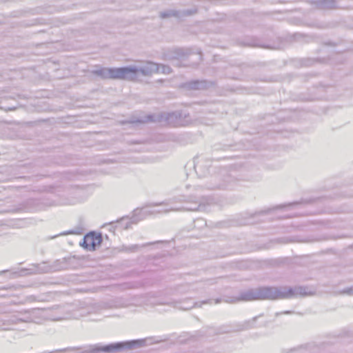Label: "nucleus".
<instances>
[{"label":"nucleus","mask_w":353,"mask_h":353,"mask_svg":"<svg viewBox=\"0 0 353 353\" xmlns=\"http://www.w3.org/2000/svg\"><path fill=\"white\" fill-rule=\"evenodd\" d=\"M307 294L305 288L302 286L294 288L288 286H263L242 291L239 293L238 297L233 298L230 301L227 300L226 302L235 303L237 301H252L256 300L290 299L296 298L299 295L306 296Z\"/></svg>","instance_id":"1"},{"label":"nucleus","mask_w":353,"mask_h":353,"mask_svg":"<svg viewBox=\"0 0 353 353\" xmlns=\"http://www.w3.org/2000/svg\"><path fill=\"white\" fill-rule=\"evenodd\" d=\"M145 345V340L139 339L123 342L110 343L105 345L99 344L91 345L85 347L83 353H115L126 350H133L143 347Z\"/></svg>","instance_id":"2"},{"label":"nucleus","mask_w":353,"mask_h":353,"mask_svg":"<svg viewBox=\"0 0 353 353\" xmlns=\"http://www.w3.org/2000/svg\"><path fill=\"white\" fill-rule=\"evenodd\" d=\"M125 69L127 70L125 75V80L134 81L139 77V74L141 73L143 76H151L154 73L159 72V67L158 63L148 61L145 65L141 66L130 65L125 66Z\"/></svg>","instance_id":"3"},{"label":"nucleus","mask_w":353,"mask_h":353,"mask_svg":"<svg viewBox=\"0 0 353 353\" xmlns=\"http://www.w3.org/2000/svg\"><path fill=\"white\" fill-rule=\"evenodd\" d=\"M127 70L125 67L121 68H100L91 71L94 75L102 79H125Z\"/></svg>","instance_id":"4"},{"label":"nucleus","mask_w":353,"mask_h":353,"mask_svg":"<svg viewBox=\"0 0 353 353\" xmlns=\"http://www.w3.org/2000/svg\"><path fill=\"white\" fill-rule=\"evenodd\" d=\"M153 212L146 209L137 208L133 211L132 216L129 219L128 217H123L120 220L116 222V228H122L125 230H127L131 227L132 224H136L139 221L144 219L148 215L152 214Z\"/></svg>","instance_id":"5"},{"label":"nucleus","mask_w":353,"mask_h":353,"mask_svg":"<svg viewBox=\"0 0 353 353\" xmlns=\"http://www.w3.org/2000/svg\"><path fill=\"white\" fill-rule=\"evenodd\" d=\"M221 299H216L215 300H212V299H208V300H205V301H201V302H194L192 301V299H188L185 301H172V302H170V303H168V302H161V303H159V304H172L173 305V307H176V308H178L179 310H190L193 307H201V305L203 304H206V303H209V304H212V303H214V304H217V303H221Z\"/></svg>","instance_id":"6"},{"label":"nucleus","mask_w":353,"mask_h":353,"mask_svg":"<svg viewBox=\"0 0 353 353\" xmlns=\"http://www.w3.org/2000/svg\"><path fill=\"white\" fill-rule=\"evenodd\" d=\"M68 306L54 305L50 308L45 309V316L51 321H62L71 318V314L68 310Z\"/></svg>","instance_id":"7"},{"label":"nucleus","mask_w":353,"mask_h":353,"mask_svg":"<svg viewBox=\"0 0 353 353\" xmlns=\"http://www.w3.org/2000/svg\"><path fill=\"white\" fill-rule=\"evenodd\" d=\"M102 241L101 234L90 232L84 236L80 245L88 251H94L101 244Z\"/></svg>","instance_id":"8"},{"label":"nucleus","mask_w":353,"mask_h":353,"mask_svg":"<svg viewBox=\"0 0 353 353\" xmlns=\"http://www.w3.org/2000/svg\"><path fill=\"white\" fill-rule=\"evenodd\" d=\"M197 12L196 9H187L183 10H168L160 12L161 19L170 17L182 18L187 16L192 15Z\"/></svg>","instance_id":"9"},{"label":"nucleus","mask_w":353,"mask_h":353,"mask_svg":"<svg viewBox=\"0 0 353 353\" xmlns=\"http://www.w3.org/2000/svg\"><path fill=\"white\" fill-rule=\"evenodd\" d=\"M193 52L191 49L190 48H174L172 50V55L170 56V59L174 60L176 63L174 64L175 65L178 67H181V65L179 63V59L181 58L187 57L189 55L192 54Z\"/></svg>","instance_id":"10"},{"label":"nucleus","mask_w":353,"mask_h":353,"mask_svg":"<svg viewBox=\"0 0 353 353\" xmlns=\"http://www.w3.org/2000/svg\"><path fill=\"white\" fill-rule=\"evenodd\" d=\"M312 4L319 10H331L340 8L336 0H313Z\"/></svg>","instance_id":"11"},{"label":"nucleus","mask_w":353,"mask_h":353,"mask_svg":"<svg viewBox=\"0 0 353 353\" xmlns=\"http://www.w3.org/2000/svg\"><path fill=\"white\" fill-rule=\"evenodd\" d=\"M204 208H205V205H201V204H197V203H194L190 204V206H183V207H181L180 208H177V209L171 208L170 209L165 210L164 211L169 212V211H172V210H188V211H201V210H203Z\"/></svg>","instance_id":"12"},{"label":"nucleus","mask_w":353,"mask_h":353,"mask_svg":"<svg viewBox=\"0 0 353 353\" xmlns=\"http://www.w3.org/2000/svg\"><path fill=\"white\" fill-rule=\"evenodd\" d=\"M217 179L216 177L212 179V182L208 186V188L210 190H224L230 188V185L225 183V180H224L223 183H217Z\"/></svg>","instance_id":"13"},{"label":"nucleus","mask_w":353,"mask_h":353,"mask_svg":"<svg viewBox=\"0 0 353 353\" xmlns=\"http://www.w3.org/2000/svg\"><path fill=\"white\" fill-rule=\"evenodd\" d=\"M32 321V318L30 316H27L24 317H20L18 316H13L7 321L10 324H16L19 322H30Z\"/></svg>","instance_id":"14"},{"label":"nucleus","mask_w":353,"mask_h":353,"mask_svg":"<svg viewBox=\"0 0 353 353\" xmlns=\"http://www.w3.org/2000/svg\"><path fill=\"white\" fill-rule=\"evenodd\" d=\"M189 87L191 89L199 90L205 87L206 81H190L189 83Z\"/></svg>","instance_id":"15"},{"label":"nucleus","mask_w":353,"mask_h":353,"mask_svg":"<svg viewBox=\"0 0 353 353\" xmlns=\"http://www.w3.org/2000/svg\"><path fill=\"white\" fill-rule=\"evenodd\" d=\"M258 317L259 316H255V317L252 318L251 320L244 322V323L242 325V327L240 329V330H248V329L254 327V324L255 323Z\"/></svg>","instance_id":"16"},{"label":"nucleus","mask_w":353,"mask_h":353,"mask_svg":"<svg viewBox=\"0 0 353 353\" xmlns=\"http://www.w3.org/2000/svg\"><path fill=\"white\" fill-rule=\"evenodd\" d=\"M152 118H153V117L152 115H148V116H147V117L145 119H138L137 120L126 121L124 123H143L148 122V121H153Z\"/></svg>","instance_id":"17"},{"label":"nucleus","mask_w":353,"mask_h":353,"mask_svg":"<svg viewBox=\"0 0 353 353\" xmlns=\"http://www.w3.org/2000/svg\"><path fill=\"white\" fill-rule=\"evenodd\" d=\"M180 114L177 112H173L170 113H168L166 116V120L168 123H172L175 119H177L180 117Z\"/></svg>","instance_id":"18"},{"label":"nucleus","mask_w":353,"mask_h":353,"mask_svg":"<svg viewBox=\"0 0 353 353\" xmlns=\"http://www.w3.org/2000/svg\"><path fill=\"white\" fill-rule=\"evenodd\" d=\"M158 66L159 67V72L163 74H170L172 72V68L167 65L164 64H158Z\"/></svg>","instance_id":"19"},{"label":"nucleus","mask_w":353,"mask_h":353,"mask_svg":"<svg viewBox=\"0 0 353 353\" xmlns=\"http://www.w3.org/2000/svg\"><path fill=\"white\" fill-rule=\"evenodd\" d=\"M343 292L344 294H348V295H352L353 294V286L350 288H346L343 290Z\"/></svg>","instance_id":"20"},{"label":"nucleus","mask_w":353,"mask_h":353,"mask_svg":"<svg viewBox=\"0 0 353 353\" xmlns=\"http://www.w3.org/2000/svg\"><path fill=\"white\" fill-rule=\"evenodd\" d=\"M80 349H81L80 347H67V348H65L63 350H60L59 351L69 352V351H73V350H80Z\"/></svg>","instance_id":"21"},{"label":"nucleus","mask_w":353,"mask_h":353,"mask_svg":"<svg viewBox=\"0 0 353 353\" xmlns=\"http://www.w3.org/2000/svg\"><path fill=\"white\" fill-rule=\"evenodd\" d=\"M196 223H198V224L202 225H206V222L204 219H197L196 221Z\"/></svg>","instance_id":"22"},{"label":"nucleus","mask_w":353,"mask_h":353,"mask_svg":"<svg viewBox=\"0 0 353 353\" xmlns=\"http://www.w3.org/2000/svg\"><path fill=\"white\" fill-rule=\"evenodd\" d=\"M292 311L286 310V311H284V312H281V313L277 312V313H276V314H275V316H278L279 315H280V314H292Z\"/></svg>","instance_id":"23"},{"label":"nucleus","mask_w":353,"mask_h":353,"mask_svg":"<svg viewBox=\"0 0 353 353\" xmlns=\"http://www.w3.org/2000/svg\"><path fill=\"white\" fill-rule=\"evenodd\" d=\"M139 247V245H133L130 248V250L132 252H135Z\"/></svg>","instance_id":"24"},{"label":"nucleus","mask_w":353,"mask_h":353,"mask_svg":"<svg viewBox=\"0 0 353 353\" xmlns=\"http://www.w3.org/2000/svg\"><path fill=\"white\" fill-rule=\"evenodd\" d=\"M186 288V286H182V287H180L177 290L180 292H186L187 290H185Z\"/></svg>","instance_id":"25"},{"label":"nucleus","mask_w":353,"mask_h":353,"mask_svg":"<svg viewBox=\"0 0 353 353\" xmlns=\"http://www.w3.org/2000/svg\"><path fill=\"white\" fill-rule=\"evenodd\" d=\"M272 210V209H268L267 210H264V211H261L260 212V214H263V213H268L269 212H270Z\"/></svg>","instance_id":"26"},{"label":"nucleus","mask_w":353,"mask_h":353,"mask_svg":"<svg viewBox=\"0 0 353 353\" xmlns=\"http://www.w3.org/2000/svg\"><path fill=\"white\" fill-rule=\"evenodd\" d=\"M198 54L199 55V61H201L202 59V53L201 51H199Z\"/></svg>","instance_id":"27"},{"label":"nucleus","mask_w":353,"mask_h":353,"mask_svg":"<svg viewBox=\"0 0 353 353\" xmlns=\"http://www.w3.org/2000/svg\"><path fill=\"white\" fill-rule=\"evenodd\" d=\"M6 323H1V322L0 321V330H6V328H3V325H5Z\"/></svg>","instance_id":"28"},{"label":"nucleus","mask_w":353,"mask_h":353,"mask_svg":"<svg viewBox=\"0 0 353 353\" xmlns=\"http://www.w3.org/2000/svg\"><path fill=\"white\" fill-rule=\"evenodd\" d=\"M294 204H297V203H290L287 205L288 206H290V205H294Z\"/></svg>","instance_id":"29"},{"label":"nucleus","mask_w":353,"mask_h":353,"mask_svg":"<svg viewBox=\"0 0 353 353\" xmlns=\"http://www.w3.org/2000/svg\"><path fill=\"white\" fill-rule=\"evenodd\" d=\"M285 205H279V206H276L274 208H283V207H285Z\"/></svg>","instance_id":"30"},{"label":"nucleus","mask_w":353,"mask_h":353,"mask_svg":"<svg viewBox=\"0 0 353 353\" xmlns=\"http://www.w3.org/2000/svg\"><path fill=\"white\" fill-rule=\"evenodd\" d=\"M14 109H15V108H8V110H6V111H8V110H14Z\"/></svg>","instance_id":"31"},{"label":"nucleus","mask_w":353,"mask_h":353,"mask_svg":"<svg viewBox=\"0 0 353 353\" xmlns=\"http://www.w3.org/2000/svg\"><path fill=\"white\" fill-rule=\"evenodd\" d=\"M197 168H198V165H194V169H195L196 172H197V170H196Z\"/></svg>","instance_id":"32"},{"label":"nucleus","mask_w":353,"mask_h":353,"mask_svg":"<svg viewBox=\"0 0 353 353\" xmlns=\"http://www.w3.org/2000/svg\"><path fill=\"white\" fill-rule=\"evenodd\" d=\"M6 272V271H2V272H0V274L3 273V272Z\"/></svg>","instance_id":"33"}]
</instances>
